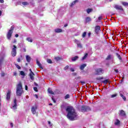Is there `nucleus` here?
I'll return each instance as SVG.
<instances>
[{
  "label": "nucleus",
  "mask_w": 128,
  "mask_h": 128,
  "mask_svg": "<svg viewBox=\"0 0 128 128\" xmlns=\"http://www.w3.org/2000/svg\"><path fill=\"white\" fill-rule=\"evenodd\" d=\"M26 61L28 62H30V60H32V58H30V56L27 55L26 56Z\"/></svg>",
  "instance_id": "a211bd4d"
},
{
  "label": "nucleus",
  "mask_w": 128,
  "mask_h": 128,
  "mask_svg": "<svg viewBox=\"0 0 128 128\" xmlns=\"http://www.w3.org/2000/svg\"><path fill=\"white\" fill-rule=\"evenodd\" d=\"M88 57V54H86L82 58V60H86V58Z\"/></svg>",
  "instance_id": "c85d7f7f"
},
{
  "label": "nucleus",
  "mask_w": 128,
  "mask_h": 128,
  "mask_svg": "<svg viewBox=\"0 0 128 128\" xmlns=\"http://www.w3.org/2000/svg\"><path fill=\"white\" fill-rule=\"evenodd\" d=\"M100 26H96L95 32H96V34H98V32H100Z\"/></svg>",
  "instance_id": "4468645a"
},
{
  "label": "nucleus",
  "mask_w": 128,
  "mask_h": 128,
  "mask_svg": "<svg viewBox=\"0 0 128 128\" xmlns=\"http://www.w3.org/2000/svg\"><path fill=\"white\" fill-rule=\"evenodd\" d=\"M15 37H16V38H18V34H16L15 35Z\"/></svg>",
  "instance_id": "5fc2aeb1"
},
{
  "label": "nucleus",
  "mask_w": 128,
  "mask_h": 128,
  "mask_svg": "<svg viewBox=\"0 0 128 128\" xmlns=\"http://www.w3.org/2000/svg\"><path fill=\"white\" fill-rule=\"evenodd\" d=\"M2 62H4V56L2 54H0V70H2Z\"/></svg>",
  "instance_id": "1a4fd4ad"
},
{
  "label": "nucleus",
  "mask_w": 128,
  "mask_h": 128,
  "mask_svg": "<svg viewBox=\"0 0 128 128\" xmlns=\"http://www.w3.org/2000/svg\"><path fill=\"white\" fill-rule=\"evenodd\" d=\"M36 106H32V114H36Z\"/></svg>",
  "instance_id": "f8f14e48"
},
{
  "label": "nucleus",
  "mask_w": 128,
  "mask_h": 128,
  "mask_svg": "<svg viewBox=\"0 0 128 128\" xmlns=\"http://www.w3.org/2000/svg\"><path fill=\"white\" fill-rule=\"evenodd\" d=\"M52 100L54 102L56 103V99L54 98H52Z\"/></svg>",
  "instance_id": "c03bdc74"
},
{
  "label": "nucleus",
  "mask_w": 128,
  "mask_h": 128,
  "mask_svg": "<svg viewBox=\"0 0 128 128\" xmlns=\"http://www.w3.org/2000/svg\"><path fill=\"white\" fill-rule=\"evenodd\" d=\"M12 56H16V46L14 45L13 46V48H12Z\"/></svg>",
  "instance_id": "423d86ee"
},
{
  "label": "nucleus",
  "mask_w": 128,
  "mask_h": 128,
  "mask_svg": "<svg viewBox=\"0 0 128 128\" xmlns=\"http://www.w3.org/2000/svg\"><path fill=\"white\" fill-rule=\"evenodd\" d=\"M14 26H11L10 30H8L6 36L8 40H10L12 32H14Z\"/></svg>",
  "instance_id": "7ed1b4c3"
},
{
  "label": "nucleus",
  "mask_w": 128,
  "mask_h": 128,
  "mask_svg": "<svg viewBox=\"0 0 128 128\" xmlns=\"http://www.w3.org/2000/svg\"><path fill=\"white\" fill-rule=\"evenodd\" d=\"M116 126H118V124H120V120H117L116 122H115Z\"/></svg>",
  "instance_id": "2f4dec72"
},
{
  "label": "nucleus",
  "mask_w": 128,
  "mask_h": 128,
  "mask_svg": "<svg viewBox=\"0 0 128 128\" xmlns=\"http://www.w3.org/2000/svg\"><path fill=\"white\" fill-rule=\"evenodd\" d=\"M68 26V24H65L64 25V28H66V26Z\"/></svg>",
  "instance_id": "bf43d9fd"
},
{
  "label": "nucleus",
  "mask_w": 128,
  "mask_h": 128,
  "mask_svg": "<svg viewBox=\"0 0 128 128\" xmlns=\"http://www.w3.org/2000/svg\"><path fill=\"white\" fill-rule=\"evenodd\" d=\"M96 72V74L98 76H100V74H104V70L102 68H98L95 70Z\"/></svg>",
  "instance_id": "39448f33"
},
{
  "label": "nucleus",
  "mask_w": 128,
  "mask_h": 128,
  "mask_svg": "<svg viewBox=\"0 0 128 128\" xmlns=\"http://www.w3.org/2000/svg\"><path fill=\"white\" fill-rule=\"evenodd\" d=\"M12 93V91L10 90H8L6 94V100H10V94Z\"/></svg>",
  "instance_id": "9d476101"
},
{
  "label": "nucleus",
  "mask_w": 128,
  "mask_h": 128,
  "mask_svg": "<svg viewBox=\"0 0 128 128\" xmlns=\"http://www.w3.org/2000/svg\"><path fill=\"white\" fill-rule=\"evenodd\" d=\"M102 78H97V80H102Z\"/></svg>",
  "instance_id": "e2e57ef3"
},
{
  "label": "nucleus",
  "mask_w": 128,
  "mask_h": 128,
  "mask_svg": "<svg viewBox=\"0 0 128 128\" xmlns=\"http://www.w3.org/2000/svg\"><path fill=\"white\" fill-rule=\"evenodd\" d=\"M34 72H31L30 73V80H34Z\"/></svg>",
  "instance_id": "ddd939ff"
},
{
  "label": "nucleus",
  "mask_w": 128,
  "mask_h": 128,
  "mask_svg": "<svg viewBox=\"0 0 128 128\" xmlns=\"http://www.w3.org/2000/svg\"><path fill=\"white\" fill-rule=\"evenodd\" d=\"M90 34H92V33H90V32H89L88 34L89 36H90Z\"/></svg>",
  "instance_id": "680f3d73"
},
{
  "label": "nucleus",
  "mask_w": 128,
  "mask_h": 128,
  "mask_svg": "<svg viewBox=\"0 0 128 128\" xmlns=\"http://www.w3.org/2000/svg\"><path fill=\"white\" fill-rule=\"evenodd\" d=\"M17 62H20V58H18V60H17Z\"/></svg>",
  "instance_id": "3c124183"
},
{
  "label": "nucleus",
  "mask_w": 128,
  "mask_h": 128,
  "mask_svg": "<svg viewBox=\"0 0 128 128\" xmlns=\"http://www.w3.org/2000/svg\"><path fill=\"white\" fill-rule=\"evenodd\" d=\"M90 108L88 106H82L81 107V112H90Z\"/></svg>",
  "instance_id": "20e7f679"
},
{
  "label": "nucleus",
  "mask_w": 128,
  "mask_h": 128,
  "mask_svg": "<svg viewBox=\"0 0 128 128\" xmlns=\"http://www.w3.org/2000/svg\"><path fill=\"white\" fill-rule=\"evenodd\" d=\"M16 66L18 68V70H20V66L18 64H16Z\"/></svg>",
  "instance_id": "58836bf2"
},
{
  "label": "nucleus",
  "mask_w": 128,
  "mask_h": 128,
  "mask_svg": "<svg viewBox=\"0 0 128 128\" xmlns=\"http://www.w3.org/2000/svg\"><path fill=\"white\" fill-rule=\"evenodd\" d=\"M25 90H28V86L26 85L25 86Z\"/></svg>",
  "instance_id": "603ef678"
},
{
  "label": "nucleus",
  "mask_w": 128,
  "mask_h": 128,
  "mask_svg": "<svg viewBox=\"0 0 128 128\" xmlns=\"http://www.w3.org/2000/svg\"><path fill=\"white\" fill-rule=\"evenodd\" d=\"M86 22H90V18L88 17L86 19Z\"/></svg>",
  "instance_id": "bb28decb"
},
{
  "label": "nucleus",
  "mask_w": 128,
  "mask_h": 128,
  "mask_svg": "<svg viewBox=\"0 0 128 128\" xmlns=\"http://www.w3.org/2000/svg\"><path fill=\"white\" fill-rule=\"evenodd\" d=\"M116 96H117L116 94H112V95L111 96V98H116Z\"/></svg>",
  "instance_id": "ea45409f"
},
{
  "label": "nucleus",
  "mask_w": 128,
  "mask_h": 128,
  "mask_svg": "<svg viewBox=\"0 0 128 128\" xmlns=\"http://www.w3.org/2000/svg\"><path fill=\"white\" fill-rule=\"evenodd\" d=\"M122 4H123V6H128V3L126 2H122Z\"/></svg>",
  "instance_id": "cd10ccee"
},
{
  "label": "nucleus",
  "mask_w": 128,
  "mask_h": 128,
  "mask_svg": "<svg viewBox=\"0 0 128 128\" xmlns=\"http://www.w3.org/2000/svg\"><path fill=\"white\" fill-rule=\"evenodd\" d=\"M34 96L36 97V98H38L37 94H35Z\"/></svg>",
  "instance_id": "4d7b16f0"
},
{
  "label": "nucleus",
  "mask_w": 128,
  "mask_h": 128,
  "mask_svg": "<svg viewBox=\"0 0 128 128\" xmlns=\"http://www.w3.org/2000/svg\"><path fill=\"white\" fill-rule=\"evenodd\" d=\"M86 66V64H82V65H81L80 66V70H84V68Z\"/></svg>",
  "instance_id": "6ab92c4d"
},
{
  "label": "nucleus",
  "mask_w": 128,
  "mask_h": 128,
  "mask_svg": "<svg viewBox=\"0 0 128 128\" xmlns=\"http://www.w3.org/2000/svg\"><path fill=\"white\" fill-rule=\"evenodd\" d=\"M22 4L23 6H28V2H22Z\"/></svg>",
  "instance_id": "c9c22d12"
},
{
  "label": "nucleus",
  "mask_w": 128,
  "mask_h": 128,
  "mask_svg": "<svg viewBox=\"0 0 128 128\" xmlns=\"http://www.w3.org/2000/svg\"><path fill=\"white\" fill-rule=\"evenodd\" d=\"M115 72L116 74H118V69L115 70Z\"/></svg>",
  "instance_id": "864d4df0"
},
{
  "label": "nucleus",
  "mask_w": 128,
  "mask_h": 128,
  "mask_svg": "<svg viewBox=\"0 0 128 128\" xmlns=\"http://www.w3.org/2000/svg\"><path fill=\"white\" fill-rule=\"evenodd\" d=\"M86 32H84L82 35V37L86 38Z\"/></svg>",
  "instance_id": "4c0bfd02"
},
{
  "label": "nucleus",
  "mask_w": 128,
  "mask_h": 128,
  "mask_svg": "<svg viewBox=\"0 0 128 128\" xmlns=\"http://www.w3.org/2000/svg\"><path fill=\"white\" fill-rule=\"evenodd\" d=\"M17 74H16V72H14V76H16Z\"/></svg>",
  "instance_id": "6e6d98bb"
},
{
  "label": "nucleus",
  "mask_w": 128,
  "mask_h": 128,
  "mask_svg": "<svg viewBox=\"0 0 128 128\" xmlns=\"http://www.w3.org/2000/svg\"><path fill=\"white\" fill-rule=\"evenodd\" d=\"M1 76H4V72L1 73Z\"/></svg>",
  "instance_id": "09e8293b"
},
{
  "label": "nucleus",
  "mask_w": 128,
  "mask_h": 128,
  "mask_svg": "<svg viewBox=\"0 0 128 128\" xmlns=\"http://www.w3.org/2000/svg\"><path fill=\"white\" fill-rule=\"evenodd\" d=\"M66 112H68L67 118L70 120H76L78 118V114L76 112L74 107L68 106L66 108Z\"/></svg>",
  "instance_id": "f257e3e1"
},
{
  "label": "nucleus",
  "mask_w": 128,
  "mask_h": 128,
  "mask_svg": "<svg viewBox=\"0 0 128 128\" xmlns=\"http://www.w3.org/2000/svg\"><path fill=\"white\" fill-rule=\"evenodd\" d=\"M16 40L14 39V43H16Z\"/></svg>",
  "instance_id": "13d9d810"
},
{
  "label": "nucleus",
  "mask_w": 128,
  "mask_h": 128,
  "mask_svg": "<svg viewBox=\"0 0 128 128\" xmlns=\"http://www.w3.org/2000/svg\"><path fill=\"white\" fill-rule=\"evenodd\" d=\"M68 69V66H66L64 67V70H66Z\"/></svg>",
  "instance_id": "37998d69"
},
{
  "label": "nucleus",
  "mask_w": 128,
  "mask_h": 128,
  "mask_svg": "<svg viewBox=\"0 0 128 128\" xmlns=\"http://www.w3.org/2000/svg\"><path fill=\"white\" fill-rule=\"evenodd\" d=\"M34 92H38V88L34 87Z\"/></svg>",
  "instance_id": "79ce46f5"
},
{
  "label": "nucleus",
  "mask_w": 128,
  "mask_h": 128,
  "mask_svg": "<svg viewBox=\"0 0 128 128\" xmlns=\"http://www.w3.org/2000/svg\"><path fill=\"white\" fill-rule=\"evenodd\" d=\"M62 32V30L60 29V28H56L55 29V32Z\"/></svg>",
  "instance_id": "aec40b11"
},
{
  "label": "nucleus",
  "mask_w": 128,
  "mask_h": 128,
  "mask_svg": "<svg viewBox=\"0 0 128 128\" xmlns=\"http://www.w3.org/2000/svg\"><path fill=\"white\" fill-rule=\"evenodd\" d=\"M29 70H30V72H32V69H30Z\"/></svg>",
  "instance_id": "774afa93"
},
{
  "label": "nucleus",
  "mask_w": 128,
  "mask_h": 128,
  "mask_svg": "<svg viewBox=\"0 0 128 128\" xmlns=\"http://www.w3.org/2000/svg\"><path fill=\"white\" fill-rule=\"evenodd\" d=\"M81 84H84V82H80Z\"/></svg>",
  "instance_id": "052dcab7"
},
{
  "label": "nucleus",
  "mask_w": 128,
  "mask_h": 128,
  "mask_svg": "<svg viewBox=\"0 0 128 128\" xmlns=\"http://www.w3.org/2000/svg\"><path fill=\"white\" fill-rule=\"evenodd\" d=\"M26 40H28V42H32V39L30 38H26Z\"/></svg>",
  "instance_id": "a878e982"
},
{
  "label": "nucleus",
  "mask_w": 128,
  "mask_h": 128,
  "mask_svg": "<svg viewBox=\"0 0 128 128\" xmlns=\"http://www.w3.org/2000/svg\"><path fill=\"white\" fill-rule=\"evenodd\" d=\"M24 52H26V48H24Z\"/></svg>",
  "instance_id": "69168bd1"
},
{
  "label": "nucleus",
  "mask_w": 128,
  "mask_h": 128,
  "mask_svg": "<svg viewBox=\"0 0 128 128\" xmlns=\"http://www.w3.org/2000/svg\"><path fill=\"white\" fill-rule=\"evenodd\" d=\"M120 116H126V112L122 110H121L120 111Z\"/></svg>",
  "instance_id": "2eb2a0df"
},
{
  "label": "nucleus",
  "mask_w": 128,
  "mask_h": 128,
  "mask_svg": "<svg viewBox=\"0 0 128 128\" xmlns=\"http://www.w3.org/2000/svg\"><path fill=\"white\" fill-rule=\"evenodd\" d=\"M78 56H76L72 57V62H76V60H78Z\"/></svg>",
  "instance_id": "4be33fe9"
},
{
  "label": "nucleus",
  "mask_w": 128,
  "mask_h": 128,
  "mask_svg": "<svg viewBox=\"0 0 128 128\" xmlns=\"http://www.w3.org/2000/svg\"><path fill=\"white\" fill-rule=\"evenodd\" d=\"M74 42L76 44H77L78 48H82V46L80 42L78 40L75 39L74 40Z\"/></svg>",
  "instance_id": "6e6552de"
},
{
  "label": "nucleus",
  "mask_w": 128,
  "mask_h": 128,
  "mask_svg": "<svg viewBox=\"0 0 128 128\" xmlns=\"http://www.w3.org/2000/svg\"><path fill=\"white\" fill-rule=\"evenodd\" d=\"M20 76H26V74H24V71H20Z\"/></svg>",
  "instance_id": "393cba45"
},
{
  "label": "nucleus",
  "mask_w": 128,
  "mask_h": 128,
  "mask_svg": "<svg viewBox=\"0 0 128 128\" xmlns=\"http://www.w3.org/2000/svg\"><path fill=\"white\" fill-rule=\"evenodd\" d=\"M0 2L1 4H4V0H0Z\"/></svg>",
  "instance_id": "de8ad7c7"
},
{
  "label": "nucleus",
  "mask_w": 128,
  "mask_h": 128,
  "mask_svg": "<svg viewBox=\"0 0 128 128\" xmlns=\"http://www.w3.org/2000/svg\"><path fill=\"white\" fill-rule=\"evenodd\" d=\"M48 92L49 94H54V92L52 90H50V88H48Z\"/></svg>",
  "instance_id": "412c9836"
},
{
  "label": "nucleus",
  "mask_w": 128,
  "mask_h": 128,
  "mask_svg": "<svg viewBox=\"0 0 128 128\" xmlns=\"http://www.w3.org/2000/svg\"><path fill=\"white\" fill-rule=\"evenodd\" d=\"M104 84H108V80H104L103 81Z\"/></svg>",
  "instance_id": "f704fd0d"
},
{
  "label": "nucleus",
  "mask_w": 128,
  "mask_h": 128,
  "mask_svg": "<svg viewBox=\"0 0 128 128\" xmlns=\"http://www.w3.org/2000/svg\"><path fill=\"white\" fill-rule=\"evenodd\" d=\"M12 110H16L18 108V104H16V98H15L14 101V104L12 106Z\"/></svg>",
  "instance_id": "0eeeda50"
},
{
  "label": "nucleus",
  "mask_w": 128,
  "mask_h": 128,
  "mask_svg": "<svg viewBox=\"0 0 128 128\" xmlns=\"http://www.w3.org/2000/svg\"><path fill=\"white\" fill-rule=\"evenodd\" d=\"M16 92L18 96H21L24 90H22V86L21 83H20L17 85Z\"/></svg>",
  "instance_id": "f03ea898"
},
{
  "label": "nucleus",
  "mask_w": 128,
  "mask_h": 128,
  "mask_svg": "<svg viewBox=\"0 0 128 128\" xmlns=\"http://www.w3.org/2000/svg\"><path fill=\"white\" fill-rule=\"evenodd\" d=\"M76 2H78V0H75L74 2H73L70 4L71 8H72V6H74Z\"/></svg>",
  "instance_id": "f3484780"
},
{
  "label": "nucleus",
  "mask_w": 128,
  "mask_h": 128,
  "mask_svg": "<svg viewBox=\"0 0 128 128\" xmlns=\"http://www.w3.org/2000/svg\"><path fill=\"white\" fill-rule=\"evenodd\" d=\"M87 13L90 14L91 12H92V9L88 8L86 10Z\"/></svg>",
  "instance_id": "7c9ffc66"
},
{
  "label": "nucleus",
  "mask_w": 128,
  "mask_h": 128,
  "mask_svg": "<svg viewBox=\"0 0 128 128\" xmlns=\"http://www.w3.org/2000/svg\"><path fill=\"white\" fill-rule=\"evenodd\" d=\"M10 124L11 128H14V124L12 123H10Z\"/></svg>",
  "instance_id": "8fccbe9b"
},
{
  "label": "nucleus",
  "mask_w": 128,
  "mask_h": 128,
  "mask_svg": "<svg viewBox=\"0 0 128 128\" xmlns=\"http://www.w3.org/2000/svg\"><path fill=\"white\" fill-rule=\"evenodd\" d=\"M98 20H102V16H99Z\"/></svg>",
  "instance_id": "a18cd8bd"
},
{
  "label": "nucleus",
  "mask_w": 128,
  "mask_h": 128,
  "mask_svg": "<svg viewBox=\"0 0 128 128\" xmlns=\"http://www.w3.org/2000/svg\"><path fill=\"white\" fill-rule=\"evenodd\" d=\"M47 62H48V64H52V62L50 59L47 60Z\"/></svg>",
  "instance_id": "e433bc0d"
},
{
  "label": "nucleus",
  "mask_w": 128,
  "mask_h": 128,
  "mask_svg": "<svg viewBox=\"0 0 128 128\" xmlns=\"http://www.w3.org/2000/svg\"><path fill=\"white\" fill-rule=\"evenodd\" d=\"M120 96L124 100H126V96H124V95L120 93Z\"/></svg>",
  "instance_id": "b1692460"
},
{
  "label": "nucleus",
  "mask_w": 128,
  "mask_h": 128,
  "mask_svg": "<svg viewBox=\"0 0 128 128\" xmlns=\"http://www.w3.org/2000/svg\"><path fill=\"white\" fill-rule=\"evenodd\" d=\"M65 100H66L68 98H70V94H67L65 96H64Z\"/></svg>",
  "instance_id": "72a5a7b5"
},
{
  "label": "nucleus",
  "mask_w": 128,
  "mask_h": 128,
  "mask_svg": "<svg viewBox=\"0 0 128 128\" xmlns=\"http://www.w3.org/2000/svg\"><path fill=\"white\" fill-rule=\"evenodd\" d=\"M116 56L118 58L119 60H122V57L120 56V55L118 54H116Z\"/></svg>",
  "instance_id": "473e14b6"
},
{
  "label": "nucleus",
  "mask_w": 128,
  "mask_h": 128,
  "mask_svg": "<svg viewBox=\"0 0 128 128\" xmlns=\"http://www.w3.org/2000/svg\"><path fill=\"white\" fill-rule=\"evenodd\" d=\"M55 60H56L57 61L60 60V57H56L55 58Z\"/></svg>",
  "instance_id": "a19ab883"
},
{
  "label": "nucleus",
  "mask_w": 128,
  "mask_h": 128,
  "mask_svg": "<svg viewBox=\"0 0 128 128\" xmlns=\"http://www.w3.org/2000/svg\"><path fill=\"white\" fill-rule=\"evenodd\" d=\"M36 64L40 68H42V64L38 60L36 61Z\"/></svg>",
  "instance_id": "5701e85b"
},
{
  "label": "nucleus",
  "mask_w": 128,
  "mask_h": 128,
  "mask_svg": "<svg viewBox=\"0 0 128 128\" xmlns=\"http://www.w3.org/2000/svg\"><path fill=\"white\" fill-rule=\"evenodd\" d=\"M110 58H112V55H108L106 58V60H110Z\"/></svg>",
  "instance_id": "c756f323"
},
{
  "label": "nucleus",
  "mask_w": 128,
  "mask_h": 128,
  "mask_svg": "<svg viewBox=\"0 0 128 128\" xmlns=\"http://www.w3.org/2000/svg\"><path fill=\"white\" fill-rule=\"evenodd\" d=\"M48 124H50V121L48 122Z\"/></svg>",
  "instance_id": "0e129e2a"
},
{
  "label": "nucleus",
  "mask_w": 128,
  "mask_h": 128,
  "mask_svg": "<svg viewBox=\"0 0 128 128\" xmlns=\"http://www.w3.org/2000/svg\"><path fill=\"white\" fill-rule=\"evenodd\" d=\"M114 8L116 10H124V9L122 8V7L119 5H114Z\"/></svg>",
  "instance_id": "9b49d317"
},
{
  "label": "nucleus",
  "mask_w": 128,
  "mask_h": 128,
  "mask_svg": "<svg viewBox=\"0 0 128 128\" xmlns=\"http://www.w3.org/2000/svg\"><path fill=\"white\" fill-rule=\"evenodd\" d=\"M76 2H78V0H75L74 2H73L70 4L71 8H72V6H74Z\"/></svg>",
  "instance_id": "dca6fc26"
},
{
  "label": "nucleus",
  "mask_w": 128,
  "mask_h": 128,
  "mask_svg": "<svg viewBox=\"0 0 128 128\" xmlns=\"http://www.w3.org/2000/svg\"><path fill=\"white\" fill-rule=\"evenodd\" d=\"M49 106H52V104L50 103V104H49Z\"/></svg>",
  "instance_id": "338daca9"
},
{
  "label": "nucleus",
  "mask_w": 128,
  "mask_h": 128,
  "mask_svg": "<svg viewBox=\"0 0 128 128\" xmlns=\"http://www.w3.org/2000/svg\"><path fill=\"white\" fill-rule=\"evenodd\" d=\"M70 70H71V72H74V68H70Z\"/></svg>",
  "instance_id": "49530a36"
}]
</instances>
